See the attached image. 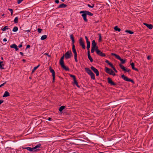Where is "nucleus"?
Returning <instances> with one entry per match:
<instances>
[{
	"label": "nucleus",
	"instance_id": "obj_24",
	"mask_svg": "<svg viewBox=\"0 0 153 153\" xmlns=\"http://www.w3.org/2000/svg\"><path fill=\"white\" fill-rule=\"evenodd\" d=\"M65 108V106H61L59 109V111H60V112H62L63 110Z\"/></svg>",
	"mask_w": 153,
	"mask_h": 153
},
{
	"label": "nucleus",
	"instance_id": "obj_64",
	"mask_svg": "<svg viewBox=\"0 0 153 153\" xmlns=\"http://www.w3.org/2000/svg\"><path fill=\"white\" fill-rule=\"evenodd\" d=\"M88 6L89 7H91V6L90 5V4H88Z\"/></svg>",
	"mask_w": 153,
	"mask_h": 153
},
{
	"label": "nucleus",
	"instance_id": "obj_35",
	"mask_svg": "<svg viewBox=\"0 0 153 153\" xmlns=\"http://www.w3.org/2000/svg\"><path fill=\"white\" fill-rule=\"evenodd\" d=\"M8 27L7 26H5L2 29V30L3 31H5L6 29H8Z\"/></svg>",
	"mask_w": 153,
	"mask_h": 153
},
{
	"label": "nucleus",
	"instance_id": "obj_41",
	"mask_svg": "<svg viewBox=\"0 0 153 153\" xmlns=\"http://www.w3.org/2000/svg\"><path fill=\"white\" fill-rule=\"evenodd\" d=\"M86 11V10L81 11L79 13L80 14H81V13H82V14L85 13Z\"/></svg>",
	"mask_w": 153,
	"mask_h": 153
},
{
	"label": "nucleus",
	"instance_id": "obj_58",
	"mask_svg": "<svg viewBox=\"0 0 153 153\" xmlns=\"http://www.w3.org/2000/svg\"><path fill=\"white\" fill-rule=\"evenodd\" d=\"M30 47V45H27L26 48H29Z\"/></svg>",
	"mask_w": 153,
	"mask_h": 153
},
{
	"label": "nucleus",
	"instance_id": "obj_32",
	"mask_svg": "<svg viewBox=\"0 0 153 153\" xmlns=\"http://www.w3.org/2000/svg\"><path fill=\"white\" fill-rule=\"evenodd\" d=\"M14 22L15 23H17L18 22V17H16L14 19Z\"/></svg>",
	"mask_w": 153,
	"mask_h": 153
},
{
	"label": "nucleus",
	"instance_id": "obj_1",
	"mask_svg": "<svg viewBox=\"0 0 153 153\" xmlns=\"http://www.w3.org/2000/svg\"><path fill=\"white\" fill-rule=\"evenodd\" d=\"M41 146V144L40 143H39L33 148L27 147L25 148H23V149H27L30 152H36L39 151L41 149H39V148H42Z\"/></svg>",
	"mask_w": 153,
	"mask_h": 153
},
{
	"label": "nucleus",
	"instance_id": "obj_45",
	"mask_svg": "<svg viewBox=\"0 0 153 153\" xmlns=\"http://www.w3.org/2000/svg\"><path fill=\"white\" fill-rule=\"evenodd\" d=\"M109 65L112 68H113L114 67V66L112 64V63H111Z\"/></svg>",
	"mask_w": 153,
	"mask_h": 153
},
{
	"label": "nucleus",
	"instance_id": "obj_5",
	"mask_svg": "<svg viewBox=\"0 0 153 153\" xmlns=\"http://www.w3.org/2000/svg\"><path fill=\"white\" fill-rule=\"evenodd\" d=\"M121 77L123 79L126 81L131 82L133 83H134V82L133 79L128 78V77L126 76L123 74L121 76Z\"/></svg>",
	"mask_w": 153,
	"mask_h": 153
},
{
	"label": "nucleus",
	"instance_id": "obj_10",
	"mask_svg": "<svg viewBox=\"0 0 153 153\" xmlns=\"http://www.w3.org/2000/svg\"><path fill=\"white\" fill-rule=\"evenodd\" d=\"M105 71L107 73L110 75L111 74V72H113V71L112 69L106 67H105Z\"/></svg>",
	"mask_w": 153,
	"mask_h": 153
},
{
	"label": "nucleus",
	"instance_id": "obj_13",
	"mask_svg": "<svg viewBox=\"0 0 153 153\" xmlns=\"http://www.w3.org/2000/svg\"><path fill=\"white\" fill-rule=\"evenodd\" d=\"M72 51L73 52L74 54V56H77V53L76 50V49L75 48V46H73V47H72Z\"/></svg>",
	"mask_w": 153,
	"mask_h": 153
},
{
	"label": "nucleus",
	"instance_id": "obj_62",
	"mask_svg": "<svg viewBox=\"0 0 153 153\" xmlns=\"http://www.w3.org/2000/svg\"><path fill=\"white\" fill-rule=\"evenodd\" d=\"M15 50H16V51H17L19 50V49L18 48L17 46V47H16V48H15Z\"/></svg>",
	"mask_w": 153,
	"mask_h": 153
},
{
	"label": "nucleus",
	"instance_id": "obj_8",
	"mask_svg": "<svg viewBox=\"0 0 153 153\" xmlns=\"http://www.w3.org/2000/svg\"><path fill=\"white\" fill-rule=\"evenodd\" d=\"M91 68L94 72V73L96 74V75L97 76H98L99 75V72L97 69L92 66L91 67Z\"/></svg>",
	"mask_w": 153,
	"mask_h": 153
},
{
	"label": "nucleus",
	"instance_id": "obj_30",
	"mask_svg": "<svg viewBox=\"0 0 153 153\" xmlns=\"http://www.w3.org/2000/svg\"><path fill=\"white\" fill-rule=\"evenodd\" d=\"M18 30V28L17 27L15 26L14 27L13 29V32H16Z\"/></svg>",
	"mask_w": 153,
	"mask_h": 153
},
{
	"label": "nucleus",
	"instance_id": "obj_25",
	"mask_svg": "<svg viewBox=\"0 0 153 153\" xmlns=\"http://www.w3.org/2000/svg\"><path fill=\"white\" fill-rule=\"evenodd\" d=\"M89 75L91 76V79H95V77L94 74L92 73L91 74H89Z\"/></svg>",
	"mask_w": 153,
	"mask_h": 153
},
{
	"label": "nucleus",
	"instance_id": "obj_29",
	"mask_svg": "<svg viewBox=\"0 0 153 153\" xmlns=\"http://www.w3.org/2000/svg\"><path fill=\"white\" fill-rule=\"evenodd\" d=\"M125 32L131 34H132L134 33V32L133 31L130 30H126L125 31Z\"/></svg>",
	"mask_w": 153,
	"mask_h": 153
},
{
	"label": "nucleus",
	"instance_id": "obj_49",
	"mask_svg": "<svg viewBox=\"0 0 153 153\" xmlns=\"http://www.w3.org/2000/svg\"><path fill=\"white\" fill-rule=\"evenodd\" d=\"M22 43H21L20 44H19V45L18 46V47L19 48H21L22 47Z\"/></svg>",
	"mask_w": 153,
	"mask_h": 153
},
{
	"label": "nucleus",
	"instance_id": "obj_61",
	"mask_svg": "<svg viewBox=\"0 0 153 153\" xmlns=\"http://www.w3.org/2000/svg\"><path fill=\"white\" fill-rule=\"evenodd\" d=\"M3 40L4 42H6L7 41V39L6 38H4L3 39Z\"/></svg>",
	"mask_w": 153,
	"mask_h": 153
},
{
	"label": "nucleus",
	"instance_id": "obj_7",
	"mask_svg": "<svg viewBox=\"0 0 153 153\" xmlns=\"http://www.w3.org/2000/svg\"><path fill=\"white\" fill-rule=\"evenodd\" d=\"M79 42L80 45L82 47V48L83 49H85V46L83 41L82 38V37H81L79 39Z\"/></svg>",
	"mask_w": 153,
	"mask_h": 153
},
{
	"label": "nucleus",
	"instance_id": "obj_12",
	"mask_svg": "<svg viewBox=\"0 0 153 153\" xmlns=\"http://www.w3.org/2000/svg\"><path fill=\"white\" fill-rule=\"evenodd\" d=\"M144 25H145L149 29H152L153 27V26L151 24H148L147 23H144Z\"/></svg>",
	"mask_w": 153,
	"mask_h": 153
},
{
	"label": "nucleus",
	"instance_id": "obj_15",
	"mask_svg": "<svg viewBox=\"0 0 153 153\" xmlns=\"http://www.w3.org/2000/svg\"><path fill=\"white\" fill-rule=\"evenodd\" d=\"M82 16L85 22H87L88 21L87 19L86 18V15L85 13V14H82L81 15Z\"/></svg>",
	"mask_w": 153,
	"mask_h": 153
},
{
	"label": "nucleus",
	"instance_id": "obj_36",
	"mask_svg": "<svg viewBox=\"0 0 153 153\" xmlns=\"http://www.w3.org/2000/svg\"><path fill=\"white\" fill-rule=\"evenodd\" d=\"M3 63V61H1V62H0V68L1 69H4V68L2 67V66L3 65H3H1V63Z\"/></svg>",
	"mask_w": 153,
	"mask_h": 153
},
{
	"label": "nucleus",
	"instance_id": "obj_52",
	"mask_svg": "<svg viewBox=\"0 0 153 153\" xmlns=\"http://www.w3.org/2000/svg\"><path fill=\"white\" fill-rule=\"evenodd\" d=\"M113 70L114 71L116 72V73H117V71L116 69L114 67V68H113Z\"/></svg>",
	"mask_w": 153,
	"mask_h": 153
},
{
	"label": "nucleus",
	"instance_id": "obj_27",
	"mask_svg": "<svg viewBox=\"0 0 153 153\" xmlns=\"http://www.w3.org/2000/svg\"><path fill=\"white\" fill-rule=\"evenodd\" d=\"M47 37V35H44L41 36V39L42 40H45V39H46Z\"/></svg>",
	"mask_w": 153,
	"mask_h": 153
},
{
	"label": "nucleus",
	"instance_id": "obj_9",
	"mask_svg": "<svg viewBox=\"0 0 153 153\" xmlns=\"http://www.w3.org/2000/svg\"><path fill=\"white\" fill-rule=\"evenodd\" d=\"M107 80L108 83L110 84L111 85L115 86L117 85V84L116 83L112 81L111 79V78L108 77L107 78Z\"/></svg>",
	"mask_w": 153,
	"mask_h": 153
},
{
	"label": "nucleus",
	"instance_id": "obj_39",
	"mask_svg": "<svg viewBox=\"0 0 153 153\" xmlns=\"http://www.w3.org/2000/svg\"><path fill=\"white\" fill-rule=\"evenodd\" d=\"M124 71H125L128 72H129L131 71V70L128 68H126V70H124Z\"/></svg>",
	"mask_w": 153,
	"mask_h": 153
},
{
	"label": "nucleus",
	"instance_id": "obj_59",
	"mask_svg": "<svg viewBox=\"0 0 153 153\" xmlns=\"http://www.w3.org/2000/svg\"><path fill=\"white\" fill-rule=\"evenodd\" d=\"M45 54L47 55L48 57H50V56L49 55L48 53H45Z\"/></svg>",
	"mask_w": 153,
	"mask_h": 153
},
{
	"label": "nucleus",
	"instance_id": "obj_2",
	"mask_svg": "<svg viewBox=\"0 0 153 153\" xmlns=\"http://www.w3.org/2000/svg\"><path fill=\"white\" fill-rule=\"evenodd\" d=\"M65 57L64 55L62 56L60 59L59 61V64L61 65V67L65 71H69V68L67 66H66L64 65V59Z\"/></svg>",
	"mask_w": 153,
	"mask_h": 153
},
{
	"label": "nucleus",
	"instance_id": "obj_51",
	"mask_svg": "<svg viewBox=\"0 0 153 153\" xmlns=\"http://www.w3.org/2000/svg\"><path fill=\"white\" fill-rule=\"evenodd\" d=\"M111 75H112L113 76H115L116 75V74L114 73V72L113 71V72H111Z\"/></svg>",
	"mask_w": 153,
	"mask_h": 153
},
{
	"label": "nucleus",
	"instance_id": "obj_19",
	"mask_svg": "<svg viewBox=\"0 0 153 153\" xmlns=\"http://www.w3.org/2000/svg\"><path fill=\"white\" fill-rule=\"evenodd\" d=\"M67 6V5L64 4H62L58 7V8H65Z\"/></svg>",
	"mask_w": 153,
	"mask_h": 153
},
{
	"label": "nucleus",
	"instance_id": "obj_63",
	"mask_svg": "<svg viewBox=\"0 0 153 153\" xmlns=\"http://www.w3.org/2000/svg\"><path fill=\"white\" fill-rule=\"evenodd\" d=\"M20 53L22 56H23L24 54H23V53L22 52H20Z\"/></svg>",
	"mask_w": 153,
	"mask_h": 153
},
{
	"label": "nucleus",
	"instance_id": "obj_26",
	"mask_svg": "<svg viewBox=\"0 0 153 153\" xmlns=\"http://www.w3.org/2000/svg\"><path fill=\"white\" fill-rule=\"evenodd\" d=\"M114 30L116 31H118L119 32H120L121 30L120 28H119L118 26H117L114 27Z\"/></svg>",
	"mask_w": 153,
	"mask_h": 153
},
{
	"label": "nucleus",
	"instance_id": "obj_34",
	"mask_svg": "<svg viewBox=\"0 0 153 153\" xmlns=\"http://www.w3.org/2000/svg\"><path fill=\"white\" fill-rule=\"evenodd\" d=\"M17 47V46L15 44H12V45H11L10 46V47L11 48H14L15 49Z\"/></svg>",
	"mask_w": 153,
	"mask_h": 153
},
{
	"label": "nucleus",
	"instance_id": "obj_53",
	"mask_svg": "<svg viewBox=\"0 0 153 153\" xmlns=\"http://www.w3.org/2000/svg\"><path fill=\"white\" fill-rule=\"evenodd\" d=\"M4 100H0V105L3 102Z\"/></svg>",
	"mask_w": 153,
	"mask_h": 153
},
{
	"label": "nucleus",
	"instance_id": "obj_3",
	"mask_svg": "<svg viewBox=\"0 0 153 153\" xmlns=\"http://www.w3.org/2000/svg\"><path fill=\"white\" fill-rule=\"evenodd\" d=\"M111 54L112 56H115L117 59L120 60L121 62V64H123L125 63L126 60L121 59L119 56L113 53H111Z\"/></svg>",
	"mask_w": 153,
	"mask_h": 153
},
{
	"label": "nucleus",
	"instance_id": "obj_14",
	"mask_svg": "<svg viewBox=\"0 0 153 153\" xmlns=\"http://www.w3.org/2000/svg\"><path fill=\"white\" fill-rule=\"evenodd\" d=\"M85 70L86 72L89 74H90L92 73V72L89 68H85Z\"/></svg>",
	"mask_w": 153,
	"mask_h": 153
},
{
	"label": "nucleus",
	"instance_id": "obj_18",
	"mask_svg": "<svg viewBox=\"0 0 153 153\" xmlns=\"http://www.w3.org/2000/svg\"><path fill=\"white\" fill-rule=\"evenodd\" d=\"M96 46H97V43L95 42V41L94 40L92 41L91 48H94Z\"/></svg>",
	"mask_w": 153,
	"mask_h": 153
},
{
	"label": "nucleus",
	"instance_id": "obj_48",
	"mask_svg": "<svg viewBox=\"0 0 153 153\" xmlns=\"http://www.w3.org/2000/svg\"><path fill=\"white\" fill-rule=\"evenodd\" d=\"M101 40V36L100 34L99 35V41L100 42Z\"/></svg>",
	"mask_w": 153,
	"mask_h": 153
},
{
	"label": "nucleus",
	"instance_id": "obj_46",
	"mask_svg": "<svg viewBox=\"0 0 153 153\" xmlns=\"http://www.w3.org/2000/svg\"><path fill=\"white\" fill-rule=\"evenodd\" d=\"M74 58L75 62H78V60L77 59V56H74Z\"/></svg>",
	"mask_w": 153,
	"mask_h": 153
},
{
	"label": "nucleus",
	"instance_id": "obj_11",
	"mask_svg": "<svg viewBox=\"0 0 153 153\" xmlns=\"http://www.w3.org/2000/svg\"><path fill=\"white\" fill-rule=\"evenodd\" d=\"M96 53L98 55L100 56H101L105 57L106 56V55L105 54V53L102 52L100 50L98 52H97Z\"/></svg>",
	"mask_w": 153,
	"mask_h": 153
},
{
	"label": "nucleus",
	"instance_id": "obj_55",
	"mask_svg": "<svg viewBox=\"0 0 153 153\" xmlns=\"http://www.w3.org/2000/svg\"><path fill=\"white\" fill-rule=\"evenodd\" d=\"M55 2L56 3L58 4L59 2V1L58 0H56Z\"/></svg>",
	"mask_w": 153,
	"mask_h": 153
},
{
	"label": "nucleus",
	"instance_id": "obj_42",
	"mask_svg": "<svg viewBox=\"0 0 153 153\" xmlns=\"http://www.w3.org/2000/svg\"><path fill=\"white\" fill-rule=\"evenodd\" d=\"M95 50L94 49V48H91V53H94V52Z\"/></svg>",
	"mask_w": 153,
	"mask_h": 153
},
{
	"label": "nucleus",
	"instance_id": "obj_33",
	"mask_svg": "<svg viewBox=\"0 0 153 153\" xmlns=\"http://www.w3.org/2000/svg\"><path fill=\"white\" fill-rule=\"evenodd\" d=\"M94 49L96 51V53L99 51L100 50L98 49V47L97 45L94 48Z\"/></svg>",
	"mask_w": 153,
	"mask_h": 153
},
{
	"label": "nucleus",
	"instance_id": "obj_50",
	"mask_svg": "<svg viewBox=\"0 0 153 153\" xmlns=\"http://www.w3.org/2000/svg\"><path fill=\"white\" fill-rule=\"evenodd\" d=\"M6 83V82H5L4 83L2 84H1V85H0V88L1 87L3 86Z\"/></svg>",
	"mask_w": 153,
	"mask_h": 153
},
{
	"label": "nucleus",
	"instance_id": "obj_60",
	"mask_svg": "<svg viewBox=\"0 0 153 153\" xmlns=\"http://www.w3.org/2000/svg\"><path fill=\"white\" fill-rule=\"evenodd\" d=\"M90 55V51H89V50H88V55Z\"/></svg>",
	"mask_w": 153,
	"mask_h": 153
},
{
	"label": "nucleus",
	"instance_id": "obj_17",
	"mask_svg": "<svg viewBox=\"0 0 153 153\" xmlns=\"http://www.w3.org/2000/svg\"><path fill=\"white\" fill-rule=\"evenodd\" d=\"M10 95L8 91H6L4 92V95L3 96V97H8V96H9Z\"/></svg>",
	"mask_w": 153,
	"mask_h": 153
},
{
	"label": "nucleus",
	"instance_id": "obj_21",
	"mask_svg": "<svg viewBox=\"0 0 153 153\" xmlns=\"http://www.w3.org/2000/svg\"><path fill=\"white\" fill-rule=\"evenodd\" d=\"M40 66V64H39L37 66L34 67L32 71V73H33Z\"/></svg>",
	"mask_w": 153,
	"mask_h": 153
},
{
	"label": "nucleus",
	"instance_id": "obj_22",
	"mask_svg": "<svg viewBox=\"0 0 153 153\" xmlns=\"http://www.w3.org/2000/svg\"><path fill=\"white\" fill-rule=\"evenodd\" d=\"M85 12H86L85 14L86 15H88L90 16H92L93 15V13L88 11L86 10Z\"/></svg>",
	"mask_w": 153,
	"mask_h": 153
},
{
	"label": "nucleus",
	"instance_id": "obj_37",
	"mask_svg": "<svg viewBox=\"0 0 153 153\" xmlns=\"http://www.w3.org/2000/svg\"><path fill=\"white\" fill-rule=\"evenodd\" d=\"M70 76L71 77L73 78V79H76L75 76L74 75H72V74H70Z\"/></svg>",
	"mask_w": 153,
	"mask_h": 153
},
{
	"label": "nucleus",
	"instance_id": "obj_23",
	"mask_svg": "<svg viewBox=\"0 0 153 153\" xmlns=\"http://www.w3.org/2000/svg\"><path fill=\"white\" fill-rule=\"evenodd\" d=\"M119 65L121 68L122 69L123 71H124V70H126V68L121 64H120Z\"/></svg>",
	"mask_w": 153,
	"mask_h": 153
},
{
	"label": "nucleus",
	"instance_id": "obj_20",
	"mask_svg": "<svg viewBox=\"0 0 153 153\" xmlns=\"http://www.w3.org/2000/svg\"><path fill=\"white\" fill-rule=\"evenodd\" d=\"M87 47L86 48L87 50H89L90 46V42H87Z\"/></svg>",
	"mask_w": 153,
	"mask_h": 153
},
{
	"label": "nucleus",
	"instance_id": "obj_43",
	"mask_svg": "<svg viewBox=\"0 0 153 153\" xmlns=\"http://www.w3.org/2000/svg\"><path fill=\"white\" fill-rule=\"evenodd\" d=\"M105 62L107 63L108 65L110 64L111 63V62H110L108 60H106L105 61Z\"/></svg>",
	"mask_w": 153,
	"mask_h": 153
},
{
	"label": "nucleus",
	"instance_id": "obj_6",
	"mask_svg": "<svg viewBox=\"0 0 153 153\" xmlns=\"http://www.w3.org/2000/svg\"><path fill=\"white\" fill-rule=\"evenodd\" d=\"M50 72L52 73V76H53V82H54L55 80V73L54 71L52 68L51 67H49V69Z\"/></svg>",
	"mask_w": 153,
	"mask_h": 153
},
{
	"label": "nucleus",
	"instance_id": "obj_56",
	"mask_svg": "<svg viewBox=\"0 0 153 153\" xmlns=\"http://www.w3.org/2000/svg\"><path fill=\"white\" fill-rule=\"evenodd\" d=\"M8 10L10 11V12H13V10L12 9L9 8Z\"/></svg>",
	"mask_w": 153,
	"mask_h": 153
},
{
	"label": "nucleus",
	"instance_id": "obj_57",
	"mask_svg": "<svg viewBox=\"0 0 153 153\" xmlns=\"http://www.w3.org/2000/svg\"><path fill=\"white\" fill-rule=\"evenodd\" d=\"M30 31V30H26L25 31V32H27V33H29Z\"/></svg>",
	"mask_w": 153,
	"mask_h": 153
},
{
	"label": "nucleus",
	"instance_id": "obj_47",
	"mask_svg": "<svg viewBox=\"0 0 153 153\" xmlns=\"http://www.w3.org/2000/svg\"><path fill=\"white\" fill-rule=\"evenodd\" d=\"M85 39H86V42H90V41L88 40V37H87V36H85Z\"/></svg>",
	"mask_w": 153,
	"mask_h": 153
},
{
	"label": "nucleus",
	"instance_id": "obj_28",
	"mask_svg": "<svg viewBox=\"0 0 153 153\" xmlns=\"http://www.w3.org/2000/svg\"><path fill=\"white\" fill-rule=\"evenodd\" d=\"M74 83L75 84L77 87L79 88L80 87V86L78 85V82L76 79H74Z\"/></svg>",
	"mask_w": 153,
	"mask_h": 153
},
{
	"label": "nucleus",
	"instance_id": "obj_16",
	"mask_svg": "<svg viewBox=\"0 0 153 153\" xmlns=\"http://www.w3.org/2000/svg\"><path fill=\"white\" fill-rule=\"evenodd\" d=\"M131 65L132 68L133 70H134L137 71H138V69L134 67V63L132 62L131 63Z\"/></svg>",
	"mask_w": 153,
	"mask_h": 153
},
{
	"label": "nucleus",
	"instance_id": "obj_54",
	"mask_svg": "<svg viewBox=\"0 0 153 153\" xmlns=\"http://www.w3.org/2000/svg\"><path fill=\"white\" fill-rule=\"evenodd\" d=\"M147 59H148L149 60H150L151 59L150 56H148L147 57Z\"/></svg>",
	"mask_w": 153,
	"mask_h": 153
},
{
	"label": "nucleus",
	"instance_id": "obj_40",
	"mask_svg": "<svg viewBox=\"0 0 153 153\" xmlns=\"http://www.w3.org/2000/svg\"><path fill=\"white\" fill-rule=\"evenodd\" d=\"M38 31L39 33H40L42 30V29L40 28H38L37 30Z\"/></svg>",
	"mask_w": 153,
	"mask_h": 153
},
{
	"label": "nucleus",
	"instance_id": "obj_38",
	"mask_svg": "<svg viewBox=\"0 0 153 153\" xmlns=\"http://www.w3.org/2000/svg\"><path fill=\"white\" fill-rule=\"evenodd\" d=\"M70 39L71 40H73L74 39V37L73 34L71 35H70Z\"/></svg>",
	"mask_w": 153,
	"mask_h": 153
},
{
	"label": "nucleus",
	"instance_id": "obj_44",
	"mask_svg": "<svg viewBox=\"0 0 153 153\" xmlns=\"http://www.w3.org/2000/svg\"><path fill=\"white\" fill-rule=\"evenodd\" d=\"M72 47H73V46H75L74 44V43L75 42V41H74V40H72Z\"/></svg>",
	"mask_w": 153,
	"mask_h": 153
},
{
	"label": "nucleus",
	"instance_id": "obj_4",
	"mask_svg": "<svg viewBox=\"0 0 153 153\" xmlns=\"http://www.w3.org/2000/svg\"><path fill=\"white\" fill-rule=\"evenodd\" d=\"M64 56L66 59H67L70 58L71 56H72V53L71 51H68L64 54Z\"/></svg>",
	"mask_w": 153,
	"mask_h": 153
},
{
	"label": "nucleus",
	"instance_id": "obj_31",
	"mask_svg": "<svg viewBox=\"0 0 153 153\" xmlns=\"http://www.w3.org/2000/svg\"><path fill=\"white\" fill-rule=\"evenodd\" d=\"M88 59H89V60H90V61L91 62H92L93 61V59L91 58V55H88Z\"/></svg>",
	"mask_w": 153,
	"mask_h": 153
}]
</instances>
